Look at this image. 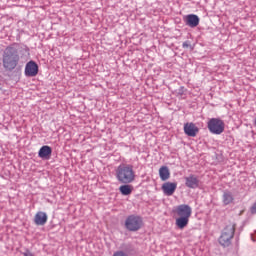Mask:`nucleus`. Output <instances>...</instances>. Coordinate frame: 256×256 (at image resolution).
Instances as JSON below:
<instances>
[{
  "label": "nucleus",
  "instance_id": "f257e3e1",
  "mask_svg": "<svg viewBox=\"0 0 256 256\" xmlns=\"http://www.w3.org/2000/svg\"><path fill=\"white\" fill-rule=\"evenodd\" d=\"M19 51L13 47L8 46L2 53V65L5 71H13L19 65Z\"/></svg>",
  "mask_w": 256,
  "mask_h": 256
},
{
  "label": "nucleus",
  "instance_id": "f03ea898",
  "mask_svg": "<svg viewBox=\"0 0 256 256\" xmlns=\"http://www.w3.org/2000/svg\"><path fill=\"white\" fill-rule=\"evenodd\" d=\"M173 213L177 215L175 220L176 227H178V229H185V227L189 225V219H191V215H193V209L187 204H181L173 210Z\"/></svg>",
  "mask_w": 256,
  "mask_h": 256
},
{
  "label": "nucleus",
  "instance_id": "7ed1b4c3",
  "mask_svg": "<svg viewBox=\"0 0 256 256\" xmlns=\"http://www.w3.org/2000/svg\"><path fill=\"white\" fill-rule=\"evenodd\" d=\"M116 178L120 183L129 184L135 181L133 166L121 164L116 169Z\"/></svg>",
  "mask_w": 256,
  "mask_h": 256
},
{
  "label": "nucleus",
  "instance_id": "20e7f679",
  "mask_svg": "<svg viewBox=\"0 0 256 256\" xmlns=\"http://www.w3.org/2000/svg\"><path fill=\"white\" fill-rule=\"evenodd\" d=\"M237 224L235 222H229L223 229L218 241L222 247H229L233 237H235V229Z\"/></svg>",
  "mask_w": 256,
  "mask_h": 256
},
{
  "label": "nucleus",
  "instance_id": "39448f33",
  "mask_svg": "<svg viewBox=\"0 0 256 256\" xmlns=\"http://www.w3.org/2000/svg\"><path fill=\"white\" fill-rule=\"evenodd\" d=\"M124 225L127 231H139L143 227V218L137 215H130L126 218Z\"/></svg>",
  "mask_w": 256,
  "mask_h": 256
},
{
  "label": "nucleus",
  "instance_id": "423d86ee",
  "mask_svg": "<svg viewBox=\"0 0 256 256\" xmlns=\"http://www.w3.org/2000/svg\"><path fill=\"white\" fill-rule=\"evenodd\" d=\"M207 127L213 135H221L225 131V122L219 118H212L208 121Z\"/></svg>",
  "mask_w": 256,
  "mask_h": 256
},
{
  "label": "nucleus",
  "instance_id": "0eeeda50",
  "mask_svg": "<svg viewBox=\"0 0 256 256\" xmlns=\"http://www.w3.org/2000/svg\"><path fill=\"white\" fill-rule=\"evenodd\" d=\"M26 77H37L39 74V65L35 61H29L24 71Z\"/></svg>",
  "mask_w": 256,
  "mask_h": 256
},
{
  "label": "nucleus",
  "instance_id": "6e6552de",
  "mask_svg": "<svg viewBox=\"0 0 256 256\" xmlns=\"http://www.w3.org/2000/svg\"><path fill=\"white\" fill-rule=\"evenodd\" d=\"M184 133L188 135V137H197V133H199V128L193 122H187L184 124Z\"/></svg>",
  "mask_w": 256,
  "mask_h": 256
},
{
  "label": "nucleus",
  "instance_id": "1a4fd4ad",
  "mask_svg": "<svg viewBox=\"0 0 256 256\" xmlns=\"http://www.w3.org/2000/svg\"><path fill=\"white\" fill-rule=\"evenodd\" d=\"M162 191L167 197H171L177 191V182H166L162 184Z\"/></svg>",
  "mask_w": 256,
  "mask_h": 256
},
{
  "label": "nucleus",
  "instance_id": "9d476101",
  "mask_svg": "<svg viewBox=\"0 0 256 256\" xmlns=\"http://www.w3.org/2000/svg\"><path fill=\"white\" fill-rule=\"evenodd\" d=\"M184 21L188 27L195 28L199 25V16L189 14L184 17Z\"/></svg>",
  "mask_w": 256,
  "mask_h": 256
},
{
  "label": "nucleus",
  "instance_id": "9b49d317",
  "mask_svg": "<svg viewBox=\"0 0 256 256\" xmlns=\"http://www.w3.org/2000/svg\"><path fill=\"white\" fill-rule=\"evenodd\" d=\"M185 181V185L189 189H197V187H199V178H197V176L195 175H190L186 177Z\"/></svg>",
  "mask_w": 256,
  "mask_h": 256
},
{
  "label": "nucleus",
  "instance_id": "f8f14e48",
  "mask_svg": "<svg viewBox=\"0 0 256 256\" xmlns=\"http://www.w3.org/2000/svg\"><path fill=\"white\" fill-rule=\"evenodd\" d=\"M51 153H53V149H51V146H42L38 152V157L40 159H51Z\"/></svg>",
  "mask_w": 256,
  "mask_h": 256
},
{
  "label": "nucleus",
  "instance_id": "ddd939ff",
  "mask_svg": "<svg viewBox=\"0 0 256 256\" xmlns=\"http://www.w3.org/2000/svg\"><path fill=\"white\" fill-rule=\"evenodd\" d=\"M47 213L39 211L34 216L35 225H45L47 223Z\"/></svg>",
  "mask_w": 256,
  "mask_h": 256
},
{
  "label": "nucleus",
  "instance_id": "4468645a",
  "mask_svg": "<svg viewBox=\"0 0 256 256\" xmlns=\"http://www.w3.org/2000/svg\"><path fill=\"white\" fill-rule=\"evenodd\" d=\"M159 177L161 181H167L171 178V172L169 171V167L162 166L159 169Z\"/></svg>",
  "mask_w": 256,
  "mask_h": 256
},
{
  "label": "nucleus",
  "instance_id": "2eb2a0df",
  "mask_svg": "<svg viewBox=\"0 0 256 256\" xmlns=\"http://www.w3.org/2000/svg\"><path fill=\"white\" fill-rule=\"evenodd\" d=\"M119 191L122 195H131L133 193V186L125 184L119 187Z\"/></svg>",
  "mask_w": 256,
  "mask_h": 256
},
{
  "label": "nucleus",
  "instance_id": "dca6fc26",
  "mask_svg": "<svg viewBox=\"0 0 256 256\" xmlns=\"http://www.w3.org/2000/svg\"><path fill=\"white\" fill-rule=\"evenodd\" d=\"M223 203L224 205H229L230 203H233V195L229 192H225L223 195Z\"/></svg>",
  "mask_w": 256,
  "mask_h": 256
},
{
  "label": "nucleus",
  "instance_id": "f3484780",
  "mask_svg": "<svg viewBox=\"0 0 256 256\" xmlns=\"http://www.w3.org/2000/svg\"><path fill=\"white\" fill-rule=\"evenodd\" d=\"M182 47H183L184 49H188V47H191V44H189V41H186V42H184V43L182 44Z\"/></svg>",
  "mask_w": 256,
  "mask_h": 256
},
{
  "label": "nucleus",
  "instance_id": "a211bd4d",
  "mask_svg": "<svg viewBox=\"0 0 256 256\" xmlns=\"http://www.w3.org/2000/svg\"><path fill=\"white\" fill-rule=\"evenodd\" d=\"M24 256H33V253H31L30 251H27L24 253Z\"/></svg>",
  "mask_w": 256,
  "mask_h": 256
}]
</instances>
